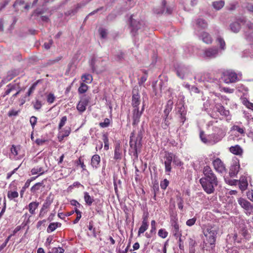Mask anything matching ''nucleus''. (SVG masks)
Segmentation results:
<instances>
[{
  "mask_svg": "<svg viewBox=\"0 0 253 253\" xmlns=\"http://www.w3.org/2000/svg\"><path fill=\"white\" fill-rule=\"evenodd\" d=\"M203 172L204 176L200 178V183L207 194L213 193L218 185L217 178L209 166H205Z\"/></svg>",
  "mask_w": 253,
  "mask_h": 253,
  "instance_id": "f257e3e1",
  "label": "nucleus"
},
{
  "mask_svg": "<svg viewBox=\"0 0 253 253\" xmlns=\"http://www.w3.org/2000/svg\"><path fill=\"white\" fill-rule=\"evenodd\" d=\"M218 231V227L215 225H209L204 230L203 232L206 238V240L204 242L203 249L206 250H209V244L214 247Z\"/></svg>",
  "mask_w": 253,
  "mask_h": 253,
  "instance_id": "f03ea898",
  "label": "nucleus"
},
{
  "mask_svg": "<svg viewBox=\"0 0 253 253\" xmlns=\"http://www.w3.org/2000/svg\"><path fill=\"white\" fill-rule=\"evenodd\" d=\"M200 137L204 143L212 145L220 141L222 136L215 133H212L206 136L204 131H201L200 133Z\"/></svg>",
  "mask_w": 253,
  "mask_h": 253,
  "instance_id": "7ed1b4c3",
  "label": "nucleus"
},
{
  "mask_svg": "<svg viewBox=\"0 0 253 253\" xmlns=\"http://www.w3.org/2000/svg\"><path fill=\"white\" fill-rule=\"evenodd\" d=\"M53 201V198L50 195L46 198V199L43 204L42 207L40 211L39 216L40 218H42L46 214L48 210L52 203Z\"/></svg>",
  "mask_w": 253,
  "mask_h": 253,
  "instance_id": "20e7f679",
  "label": "nucleus"
},
{
  "mask_svg": "<svg viewBox=\"0 0 253 253\" xmlns=\"http://www.w3.org/2000/svg\"><path fill=\"white\" fill-rule=\"evenodd\" d=\"M223 81L226 84L234 83L237 79V74L230 71H226L222 74L221 77Z\"/></svg>",
  "mask_w": 253,
  "mask_h": 253,
  "instance_id": "39448f33",
  "label": "nucleus"
},
{
  "mask_svg": "<svg viewBox=\"0 0 253 253\" xmlns=\"http://www.w3.org/2000/svg\"><path fill=\"white\" fill-rule=\"evenodd\" d=\"M129 24L131 27L132 32H136L138 30L143 29L145 25L143 21H137L133 18L131 15L129 18Z\"/></svg>",
  "mask_w": 253,
  "mask_h": 253,
  "instance_id": "423d86ee",
  "label": "nucleus"
},
{
  "mask_svg": "<svg viewBox=\"0 0 253 253\" xmlns=\"http://www.w3.org/2000/svg\"><path fill=\"white\" fill-rule=\"evenodd\" d=\"M131 105L135 108L139 109V105L140 104V95L139 93L138 87L135 86L132 90Z\"/></svg>",
  "mask_w": 253,
  "mask_h": 253,
  "instance_id": "0eeeda50",
  "label": "nucleus"
},
{
  "mask_svg": "<svg viewBox=\"0 0 253 253\" xmlns=\"http://www.w3.org/2000/svg\"><path fill=\"white\" fill-rule=\"evenodd\" d=\"M20 87H21L20 82L18 79H16L14 82L9 84L6 86L3 96L4 97L8 95L10 92L19 89Z\"/></svg>",
  "mask_w": 253,
  "mask_h": 253,
  "instance_id": "6e6552de",
  "label": "nucleus"
},
{
  "mask_svg": "<svg viewBox=\"0 0 253 253\" xmlns=\"http://www.w3.org/2000/svg\"><path fill=\"white\" fill-rule=\"evenodd\" d=\"M165 159L164 165L165 167V171L169 172L171 170V163L173 158V153L170 152H165L164 157Z\"/></svg>",
  "mask_w": 253,
  "mask_h": 253,
  "instance_id": "1a4fd4ad",
  "label": "nucleus"
},
{
  "mask_svg": "<svg viewBox=\"0 0 253 253\" xmlns=\"http://www.w3.org/2000/svg\"><path fill=\"white\" fill-rule=\"evenodd\" d=\"M176 214L172 212L171 214V225L172 227L173 235L176 238L181 236V234L179 233V227L177 223V218H176Z\"/></svg>",
  "mask_w": 253,
  "mask_h": 253,
  "instance_id": "9d476101",
  "label": "nucleus"
},
{
  "mask_svg": "<svg viewBox=\"0 0 253 253\" xmlns=\"http://www.w3.org/2000/svg\"><path fill=\"white\" fill-rule=\"evenodd\" d=\"M219 53V49L216 47H211L206 49L204 52V57L209 59L216 57Z\"/></svg>",
  "mask_w": 253,
  "mask_h": 253,
  "instance_id": "9b49d317",
  "label": "nucleus"
},
{
  "mask_svg": "<svg viewBox=\"0 0 253 253\" xmlns=\"http://www.w3.org/2000/svg\"><path fill=\"white\" fill-rule=\"evenodd\" d=\"M213 167L216 171L220 173H223L225 171V167L219 158H216L212 162Z\"/></svg>",
  "mask_w": 253,
  "mask_h": 253,
  "instance_id": "f8f14e48",
  "label": "nucleus"
},
{
  "mask_svg": "<svg viewBox=\"0 0 253 253\" xmlns=\"http://www.w3.org/2000/svg\"><path fill=\"white\" fill-rule=\"evenodd\" d=\"M140 140L138 142L137 140L133 141L132 139H130L129 142L130 147L134 150L133 156L135 157H138V152H139V149L141 147Z\"/></svg>",
  "mask_w": 253,
  "mask_h": 253,
  "instance_id": "ddd939ff",
  "label": "nucleus"
},
{
  "mask_svg": "<svg viewBox=\"0 0 253 253\" xmlns=\"http://www.w3.org/2000/svg\"><path fill=\"white\" fill-rule=\"evenodd\" d=\"M88 102L89 97L85 96H84L77 105V109L81 113L84 112Z\"/></svg>",
  "mask_w": 253,
  "mask_h": 253,
  "instance_id": "4468645a",
  "label": "nucleus"
},
{
  "mask_svg": "<svg viewBox=\"0 0 253 253\" xmlns=\"http://www.w3.org/2000/svg\"><path fill=\"white\" fill-rule=\"evenodd\" d=\"M143 110L144 107H142V110L141 111H139L138 108H135L133 109L132 115V125H137L139 123Z\"/></svg>",
  "mask_w": 253,
  "mask_h": 253,
  "instance_id": "2eb2a0df",
  "label": "nucleus"
},
{
  "mask_svg": "<svg viewBox=\"0 0 253 253\" xmlns=\"http://www.w3.org/2000/svg\"><path fill=\"white\" fill-rule=\"evenodd\" d=\"M214 101L215 105L213 110L219 112L221 115L228 116L229 115V111L225 110L224 107L220 103H216L215 102V99Z\"/></svg>",
  "mask_w": 253,
  "mask_h": 253,
  "instance_id": "dca6fc26",
  "label": "nucleus"
},
{
  "mask_svg": "<svg viewBox=\"0 0 253 253\" xmlns=\"http://www.w3.org/2000/svg\"><path fill=\"white\" fill-rule=\"evenodd\" d=\"M189 72V69L184 66H179L176 70V74L180 78L183 79Z\"/></svg>",
  "mask_w": 253,
  "mask_h": 253,
  "instance_id": "f3484780",
  "label": "nucleus"
},
{
  "mask_svg": "<svg viewBox=\"0 0 253 253\" xmlns=\"http://www.w3.org/2000/svg\"><path fill=\"white\" fill-rule=\"evenodd\" d=\"M248 30L245 31V36L248 40L253 39V23L249 22L247 23Z\"/></svg>",
  "mask_w": 253,
  "mask_h": 253,
  "instance_id": "a211bd4d",
  "label": "nucleus"
},
{
  "mask_svg": "<svg viewBox=\"0 0 253 253\" xmlns=\"http://www.w3.org/2000/svg\"><path fill=\"white\" fill-rule=\"evenodd\" d=\"M18 71L16 70H11L7 72L5 78L2 80L4 82H7L11 80L13 78L18 75Z\"/></svg>",
  "mask_w": 253,
  "mask_h": 253,
  "instance_id": "6ab92c4d",
  "label": "nucleus"
},
{
  "mask_svg": "<svg viewBox=\"0 0 253 253\" xmlns=\"http://www.w3.org/2000/svg\"><path fill=\"white\" fill-rule=\"evenodd\" d=\"M229 150L231 153L236 155H241L243 152V149L238 145L230 147Z\"/></svg>",
  "mask_w": 253,
  "mask_h": 253,
  "instance_id": "aec40b11",
  "label": "nucleus"
},
{
  "mask_svg": "<svg viewBox=\"0 0 253 253\" xmlns=\"http://www.w3.org/2000/svg\"><path fill=\"white\" fill-rule=\"evenodd\" d=\"M200 37L203 42L207 44H211L212 42V38L210 35L207 32H203Z\"/></svg>",
  "mask_w": 253,
  "mask_h": 253,
  "instance_id": "412c9836",
  "label": "nucleus"
},
{
  "mask_svg": "<svg viewBox=\"0 0 253 253\" xmlns=\"http://www.w3.org/2000/svg\"><path fill=\"white\" fill-rule=\"evenodd\" d=\"M39 203L38 202H31L28 206V209L29 212L32 214L34 215L36 213L35 211L39 207Z\"/></svg>",
  "mask_w": 253,
  "mask_h": 253,
  "instance_id": "4be33fe9",
  "label": "nucleus"
},
{
  "mask_svg": "<svg viewBox=\"0 0 253 253\" xmlns=\"http://www.w3.org/2000/svg\"><path fill=\"white\" fill-rule=\"evenodd\" d=\"M163 122L162 123V127L164 129H167L170 124V121L172 120L171 116L164 115Z\"/></svg>",
  "mask_w": 253,
  "mask_h": 253,
  "instance_id": "5701e85b",
  "label": "nucleus"
},
{
  "mask_svg": "<svg viewBox=\"0 0 253 253\" xmlns=\"http://www.w3.org/2000/svg\"><path fill=\"white\" fill-rule=\"evenodd\" d=\"M239 203L241 206L246 210H250L253 208L250 202L243 199L239 200Z\"/></svg>",
  "mask_w": 253,
  "mask_h": 253,
  "instance_id": "b1692460",
  "label": "nucleus"
},
{
  "mask_svg": "<svg viewBox=\"0 0 253 253\" xmlns=\"http://www.w3.org/2000/svg\"><path fill=\"white\" fill-rule=\"evenodd\" d=\"M173 102L171 99H169L165 106V109L164 111V115H169V113L172 110L173 107Z\"/></svg>",
  "mask_w": 253,
  "mask_h": 253,
  "instance_id": "393cba45",
  "label": "nucleus"
},
{
  "mask_svg": "<svg viewBox=\"0 0 253 253\" xmlns=\"http://www.w3.org/2000/svg\"><path fill=\"white\" fill-rule=\"evenodd\" d=\"M240 169V166L237 165H233L231 167L229 171L230 177H234L238 173Z\"/></svg>",
  "mask_w": 253,
  "mask_h": 253,
  "instance_id": "a878e982",
  "label": "nucleus"
},
{
  "mask_svg": "<svg viewBox=\"0 0 253 253\" xmlns=\"http://www.w3.org/2000/svg\"><path fill=\"white\" fill-rule=\"evenodd\" d=\"M31 172L32 175L39 174V175H41L43 174L45 172V171L43 169L42 167L37 166L31 169Z\"/></svg>",
  "mask_w": 253,
  "mask_h": 253,
  "instance_id": "bb28decb",
  "label": "nucleus"
},
{
  "mask_svg": "<svg viewBox=\"0 0 253 253\" xmlns=\"http://www.w3.org/2000/svg\"><path fill=\"white\" fill-rule=\"evenodd\" d=\"M216 42L219 45V48L221 50H224L226 48L225 42L224 39L220 36H218L216 38Z\"/></svg>",
  "mask_w": 253,
  "mask_h": 253,
  "instance_id": "cd10ccee",
  "label": "nucleus"
},
{
  "mask_svg": "<svg viewBox=\"0 0 253 253\" xmlns=\"http://www.w3.org/2000/svg\"><path fill=\"white\" fill-rule=\"evenodd\" d=\"M61 224L59 222H53L49 224L47 228V232L50 233L54 231L57 227H60Z\"/></svg>",
  "mask_w": 253,
  "mask_h": 253,
  "instance_id": "c85d7f7f",
  "label": "nucleus"
},
{
  "mask_svg": "<svg viewBox=\"0 0 253 253\" xmlns=\"http://www.w3.org/2000/svg\"><path fill=\"white\" fill-rule=\"evenodd\" d=\"M41 187H44L43 181L41 182H38L33 186L31 188V191L35 193L39 191Z\"/></svg>",
  "mask_w": 253,
  "mask_h": 253,
  "instance_id": "c756f323",
  "label": "nucleus"
},
{
  "mask_svg": "<svg viewBox=\"0 0 253 253\" xmlns=\"http://www.w3.org/2000/svg\"><path fill=\"white\" fill-rule=\"evenodd\" d=\"M230 27L231 31L234 33L238 32L241 29L240 24L238 22L232 23L231 24Z\"/></svg>",
  "mask_w": 253,
  "mask_h": 253,
  "instance_id": "7c9ffc66",
  "label": "nucleus"
},
{
  "mask_svg": "<svg viewBox=\"0 0 253 253\" xmlns=\"http://www.w3.org/2000/svg\"><path fill=\"white\" fill-rule=\"evenodd\" d=\"M224 5V1L219 0L212 2V6L216 10H220Z\"/></svg>",
  "mask_w": 253,
  "mask_h": 253,
  "instance_id": "2f4dec72",
  "label": "nucleus"
},
{
  "mask_svg": "<svg viewBox=\"0 0 253 253\" xmlns=\"http://www.w3.org/2000/svg\"><path fill=\"white\" fill-rule=\"evenodd\" d=\"M121 158V150L120 146L118 144L116 146L115 149L114 159L116 160L120 159Z\"/></svg>",
  "mask_w": 253,
  "mask_h": 253,
  "instance_id": "473e14b6",
  "label": "nucleus"
},
{
  "mask_svg": "<svg viewBox=\"0 0 253 253\" xmlns=\"http://www.w3.org/2000/svg\"><path fill=\"white\" fill-rule=\"evenodd\" d=\"M239 183H240V185H239L240 189L242 191H244V190H246L248 186V182H247V180H246V179H245L244 177L241 178L239 180Z\"/></svg>",
  "mask_w": 253,
  "mask_h": 253,
  "instance_id": "72a5a7b5",
  "label": "nucleus"
},
{
  "mask_svg": "<svg viewBox=\"0 0 253 253\" xmlns=\"http://www.w3.org/2000/svg\"><path fill=\"white\" fill-rule=\"evenodd\" d=\"M232 130L237 131L241 134L245 133V128L244 127H240L237 125H234L232 127Z\"/></svg>",
  "mask_w": 253,
  "mask_h": 253,
  "instance_id": "f704fd0d",
  "label": "nucleus"
},
{
  "mask_svg": "<svg viewBox=\"0 0 253 253\" xmlns=\"http://www.w3.org/2000/svg\"><path fill=\"white\" fill-rule=\"evenodd\" d=\"M111 123V120L108 118H105L103 120V122H100L99 123V126L102 128L107 127L109 126Z\"/></svg>",
  "mask_w": 253,
  "mask_h": 253,
  "instance_id": "c9c22d12",
  "label": "nucleus"
},
{
  "mask_svg": "<svg viewBox=\"0 0 253 253\" xmlns=\"http://www.w3.org/2000/svg\"><path fill=\"white\" fill-rule=\"evenodd\" d=\"M84 199L85 203L88 205H91L93 201V199L90 196L87 192L84 193Z\"/></svg>",
  "mask_w": 253,
  "mask_h": 253,
  "instance_id": "e433bc0d",
  "label": "nucleus"
},
{
  "mask_svg": "<svg viewBox=\"0 0 253 253\" xmlns=\"http://www.w3.org/2000/svg\"><path fill=\"white\" fill-rule=\"evenodd\" d=\"M82 80L84 82L89 83L92 81L93 78L90 74H84L82 76Z\"/></svg>",
  "mask_w": 253,
  "mask_h": 253,
  "instance_id": "4c0bfd02",
  "label": "nucleus"
},
{
  "mask_svg": "<svg viewBox=\"0 0 253 253\" xmlns=\"http://www.w3.org/2000/svg\"><path fill=\"white\" fill-rule=\"evenodd\" d=\"M197 25L202 28H206L207 27L208 24L205 21V20L203 19H198L197 21Z\"/></svg>",
  "mask_w": 253,
  "mask_h": 253,
  "instance_id": "58836bf2",
  "label": "nucleus"
},
{
  "mask_svg": "<svg viewBox=\"0 0 253 253\" xmlns=\"http://www.w3.org/2000/svg\"><path fill=\"white\" fill-rule=\"evenodd\" d=\"M39 83V81H37L36 82L34 83L32 86L30 87L29 89L28 92L26 93V95L28 96H30L35 91L36 89V86L38 84V83Z\"/></svg>",
  "mask_w": 253,
  "mask_h": 253,
  "instance_id": "ea45409f",
  "label": "nucleus"
},
{
  "mask_svg": "<svg viewBox=\"0 0 253 253\" xmlns=\"http://www.w3.org/2000/svg\"><path fill=\"white\" fill-rule=\"evenodd\" d=\"M18 197V193L17 191H9L7 193V197L10 200H12Z\"/></svg>",
  "mask_w": 253,
  "mask_h": 253,
  "instance_id": "a19ab883",
  "label": "nucleus"
},
{
  "mask_svg": "<svg viewBox=\"0 0 253 253\" xmlns=\"http://www.w3.org/2000/svg\"><path fill=\"white\" fill-rule=\"evenodd\" d=\"M148 223H142V225L139 229L138 235L140 236L141 234L143 233L148 229Z\"/></svg>",
  "mask_w": 253,
  "mask_h": 253,
  "instance_id": "79ce46f5",
  "label": "nucleus"
},
{
  "mask_svg": "<svg viewBox=\"0 0 253 253\" xmlns=\"http://www.w3.org/2000/svg\"><path fill=\"white\" fill-rule=\"evenodd\" d=\"M59 131L63 134L65 137H67L69 136L71 132V128L69 127H66L64 129H62L59 130Z\"/></svg>",
  "mask_w": 253,
  "mask_h": 253,
  "instance_id": "37998d69",
  "label": "nucleus"
},
{
  "mask_svg": "<svg viewBox=\"0 0 253 253\" xmlns=\"http://www.w3.org/2000/svg\"><path fill=\"white\" fill-rule=\"evenodd\" d=\"M87 89H88L87 85L84 83H82L81 84L80 86L79 87V88L78 89V91L80 93H84L85 92H86V91L87 90Z\"/></svg>",
  "mask_w": 253,
  "mask_h": 253,
  "instance_id": "c03bdc74",
  "label": "nucleus"
},
{
  "mask_svg": "<svg viewBox=\"0 0 253 253\" xmlns=\"http://www.w3.org/2000/svg\"><path fill=\"white\" fill-rule=\"evenodd\" d=\"M98 31L101 38L105 39L107 37L108 34L107 30L104 28H100Z\"/></svg>",
  "mask_w": 253,
  "mask_h": 253,
  "instance_id": "a18cd8bd",
  "label": "nucleus"
},
{
  "mask_svg": "<svg viewBox=\"0 0 253 253\" xmlns=\"http://www.w3.org/2000/svg\"><path fill=\"white\" fill-rule=\"evenodd\" d=\"M102 137V139L104 143V149L107 150L109 149V141L107 135L105 134H104Z\"/></svg>",
  "mask_w": 253,
  "mask_h": 253,
  "instance_id": "49530a36",
  "label": "nucleus"
},
{
  "mask_svg": "<svg viewBox=\"0 0 253 253\" xmlns=\"http://www.w3.org/2000/svg\"><path fill=\"white\" fill-rule=\"evenodd\" d=\"M67 120V118L66 116H63L62 117L58 125V130L61 129L62 127L65 125Z\"/></svg>",
  "mask_w": 253,
  "mask_h": 253,
  "instance_id": "de8ad7c7",
  "label": "nucleus"
},
{
  "mask_svg": "<svg viewBox=\"0 0 253 253\" xmlns=\"http://www.w3.org/2000/svg\"><path fill=\"white\" fill-rule=\"evenodd\" d=\"M189 244V252H192V250H193V252H195L194 247L196 245V242L192 239H190Z\"/></svg>",
  "mask_w": 253,
  "mask_h": 253,
  "instance_id": "09e8293b",
  "label": "nucleus"
},
{
  "mask_svg": "<svg viewBox=\"0 0 253 253\" xmlns=\"http://www.w3.org/2000/svg\"><path fill=\"white\" fill-rule=\"evenodd\" d=\"M168 232L163 229H161L158 231V235L163 238H166L168 236Z\"/></svg>",
  "mask_w": 253,
  "mask_h": 253,
  "instance_id": "8fccbe9b",
  "label": "nucleus"
},
{
  "mask_svg": "<svg viewBox=\"0 0 253 253\" xmlns=\"http://www.w3.org/2000/svg\"><path fill=\"white\" fill-rule=\"evenodd\" d=\"M55 99V97L53 93H49L47 96V101L49 103H52Z\"/></svg>",
  "mask_w": 253,
  "mask_h": 253,
  "instance_id": "3c124183",
  "label": "nucleus"
},
{
  "mask_svg": "<svg viewBox=\"0 0 253 253\" xmlns=\"http://www.w3.org/2000/svg\"><path fill=\"white\" fill-rule=\"evenodd\" d=\"M177 113L179 115H186V111L184 106H181L177 108Z\"/></svg>",
  "mask_w": 253,
  "mask_h": 253,
  "instance_id": "603ef678",
  "label": "nucleus"
},
{
  "mask_svg": "<svg viewBox=\"0 0 253 253\" xmlns=\"http://www.w3.org/2000/svg\"><path fill=\"white\" fill-rule=\"evenodd\" d=\"M177 206H178V208L180 210H182L183 208V199L180 197H177Z\"/></svg>",
  "mask_w": 253,
  "mask_h": 253,
  "instance_id": "864d4df0",
  "label": "nucleus"
},
{
  "mask_svg": "<svg viewBox=\"0 0 253 253\" xmlns=\"http://www.w3.org/2000/svg\"><path fill=\"white\" fill-rule=\"evenodd\" d=\"M87 228L89 230L92 232L93 236H95V228L94 227V223L93 221H90L89 224L87 225Z\"/></svg>",
  "mask_w": 253,
  "mask_h": 253,
  "instance_id": "5fc2aeb1",
  "label": "nucleus"
},
{
  "mask_svg": "<svg viewBox=\"0 0 253 253\" xmlns=\"http://www.w3.org/2000/svg\"><path fill=\"white\" fill-rule=\"evenodd\" d=\"M172 162L174 164H175V165L177 166H180L182 164V163L180 161V160H179V159L175 156V155H174L173 154V160H172Z\"/></svg>",
  "mask_w": 253,
  "mask_h": 253,
  "instance_id": "6e6d98bb",
  "label": "nucleus"
},
{
  "mask_svg": "<svg viewBox=\"0 0 253 253\" xmlns=\"http://www.w3.org/2000/svg\"><path fill=\"white\" fill-rule=\"evenodd\" d=\"M169 181L167 179H165L163 181L161 182L160 186L163 189H166L169 185Z\"/></svg>",
  "mask_w": 253,
  "mask_h": 253,
  "instance_id": "4d7b16f0",
  "label": "nucleus"
},
{
  "mask_svg": "<svg viewBox=\"0 0 253 253\" xmlns=\"http://www.w3.org/2000/svg\"><path fill=\"white\" fill-rule=\"evenodd\" d=\"M196 220H197V218L195 217H194L192 218L188 219L186 221V224L188 226H192L195 223Z\"/></svg>",
  "mask_w": 253,
  "mask_h": 253,
  "instance_id": "13d9d810",
  "label": "nucleus"
},
{
  "mask_svg": "<svg viewBox=\"0 0 253 253\" xmlns=\"http://www.w3.org/2000/svg\"><path fill=\"white\" fill-rule=\"evenodd\" d=\"M12 237V235H9L5 240L4 242L0 246V251L2 250L6 246L7 244L8 243V241L10 239L11 237Z\"/></svg>",
  "mask_w": 253,
  "mask_h": 253,
  "instance_id": "bf43d9fd",
  "label": "nucleus"
},
{
  "mask_svg": "<svg viewBox=\"0 0 253 253\" xmlns=\"http://www.w3.org/2000/svg\"><path fill=\"white\" fill-rule=\"evenodd\" d=\"M52 253H64V250L60 247L58 248H53L51 249Z\"/></svg>",
  "mask_w": 253,
  "mask_h": 253,
  "instance_id": "052dcab7",
  "label": "nucleus"
},
{
  "mask_svg": "<svg viewBox=\"0 0 253 253\" xmlns=\"http://www.w3.org/2000/svg\"><path fill=\"white\" fill-rule=\"evenodd\" d=\"M33 105L36 110H39L42 106L41 102L38 100H37L36 102L33 103Z\"/></svg>",
  "mask_w": 253,
  "mask_h": 253,
  "instance_id": "680f3d73",
  "label": "nucleus"
},
{
  "mask_svg": "<svg viewBox=\"0 0 253 253\" xmlns=\"http://www.w3.org/2000/svg\"><path fill=\"white\" fill-rule=\"evenodd\" d=\"M37 117H36L35 116H32L31 117L30 122V123H31V126L33 128H34L35 126L36 125V124L37 123Z\"/></svg>",
  "mask_w": 253,
  "mask_h": 253,
  "instance_id": "e2e57ef3",
  "label": "nucleus"
},
{
  "mask_svg": "<svg viewBox=\"0 0 253 253\" xmlns=\"http://www.w3.org/2000/svg\"><path fill=\"white\" fill-rule=\"evenodd\" d=\"M220 90L226 93H232L234 92V89L228 87H223L221 88Z\"/></svg>",
  "mask_w": 253,
  "mask_h": 253,
  "instance_id": "0e129e2a",
  "label": "nucleus"
},
{
  "mask_svg": "<svg viewBox=\"0 0 253 253\" xmlns=\"http://www.w3.org/2000/svg\"><path fill=\"white\" fill-rule=\"evenodd\" d=\"M10 0H4L3 2L0 3V11L8 4Z\"/></svg>",
  "mask_w": 253,
  "mask_h": 253,
  "instance_id": "69168bd1",
  "label": "nucleus"
},
{
  "mask_svg": "<svg viewBox=\"0 0 253 253\" xmlns=\"http://www.w3.org/2000/svg\"><path fill=\"white\" fill-rule=\"evenodd\" d=\"M11 152L14 156H16L18 154L17 148L14 145H12L11 148Z\"/></svg>",
  "mask_w": 253,
  "mask_h": 253,
  "instance_id": "338daca9",
  "label": "nucleus"
},
{
  "mask_svg": "<svg viewBox=\"0 0 253 253\" xmlns=\"http://www.w3.org/2000/svg\"><path fill=\"white\" fill-rule=\"evenodd\" d=\"M245 7L250 12L253 13V5L251 3H247Z\"/></svg>",
  "mask_w": 253,
  "mask_h": 253,
  "instance_id": "774afa93",
  "label": "nucleus"
}]
</instances>
